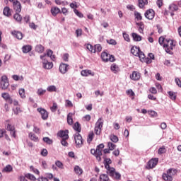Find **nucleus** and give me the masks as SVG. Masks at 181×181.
Listing matches in <instances>:
<instances>
[{"label":"nucleus","instance_id":"nucleus-38","mask_svg":"<svg viewBox=\"0 0 181 181\" xmlns=\"http://www.w3.org/2000/svg\"><path fill=\"white\" fill-rule=\"evenodd\" d=\"M112 163V161L110 158L105 159V169H110V165Z\"/></svg>","mask_w":181,"mask_h":181},{"label":"nucleus","instance_id":"nucleus-6","mask_svg":"<svg viewBox=\"0 0 181 181\" xmlns=\"http://www.w3.org/2000/svg\"><path fill=\"white\" fill-rule=\"evenodd\" d=\"M74 139L76 148H81V146H83V137L81 136L80 133L75 134Z\"/></svg>","mask_w":181,"mask_h":181},{"label":"nucleus","instance_id":"nucleus-58","mask_svg":"<svg viewBox=\"0 0 181 181\" xmlns=\"http://www.w3.org/2000/svg\"><path fill=\"white\" fill-rule=\"evenodd\" d=\"M74 13H76L78 16V18H83L84 17V15H83L81 13V12L78 11V10H77L76 8L74 9Z\"/></svg>","mask_w":181,"mask_h":181},{"label":"nucleus","instance_id":"nucleus-47","mask_svg":"<svg viewBox=\"0 0 181 181\" xmlns=\"http://www.w3.org/2000/svg\"><path fill=\"white\" fill-rule=\"evenodd\" d=\"M19 95L21 97V98H25L26 95H25V88H21L18 91Z\"/></svg>","mask_w":181,"mask_h":181},{"label":"nucleus","instance_id":"nucleus-26","mask_svg":"<svg viewBox=\"0 0 181 181\" xmlns=\"http://www.w3.org/2000/svg\"><path fill=\"white\" fill-rule=\"evenodd\" d=\"M35 49V52H37V53H43V52H45V47L42 45H37Z\"/></svg>","mask_w":181,"mask_h":181},{"label":"nucleus","instance_id":"nucleus-40","mask_svg":"<svg viewBox=\"0 0 181 181\" xmlns=\"http://www.w3.org/2000/svg\"><path fill=\"white\" fill-rule=\"evenodd\" d=\"M13 18L17 22H21L22 21V16L19 14V13H15Z\"/></svg>","mask_w":181,"mask_h":181},{"label":"nucleus","instance_id":"nucleus-51","mask_svg":"<svg viewBox=\"0 0 181 181\" xmlns=\"http://www.w3.org/2000/svg\"><path fill=\"white\" fill-rule=\"evenodd\" d=\"M168 95H169L170 100H176V94H175L172 91H169V92H168Z\"/></svg>","mask_w":181,"mask_h":181},{"label":"nucleus","instance_id":"nucleus-39","mask_svg":"<svg viewBox=\"0 0 181 181\" xmlns=\"http://www.w3.org/2000/svg\"><path fill=\"white\" fill-rule=\"evenodd\" d=\"M107 147L109 148L110 151H114L115 148H117V145L110 141L107 143Z\"/></svg>","mask_w":181,"mask_h":181},{"label":"nucleus","instance_id":"nucleus-53","mask_svg":"<svg viewBox=\"0 0 181 181\" xmlns=\"http://www.w3.org/2000/svg\"><path fill=\"white\" fill-rule=\"evenodd\" d=\"M94 49H95V52H98V53H99V52H101L103 48L101 47V45L100 44H98L95 45Z\"/></svg>","mask_w":181,"mask_h":181},{"label":"nucleus","instance_id":"nucleus-59","mask_svg":"<svg viewBox=\"0 0 181 181\" xmlns=\"http://www.w3.org/2000/svg\"><path fill=\"white\" fill-rule=\"evenodd\" d=\"M107 43L115 46L117 45V41H115L114 39L107 40Z\"/></svg>","mask_w":181,"mask_h":181},{"label":"nucleus","instance_id":"nucleus-62","mask_svg":"<svg viewBox=\"0 0 181 181\" xmlns=\"http://www.w3.org/2000/svg\"><path fill=\"white\" fill-rule=\"evenodd\" d=\"M165 40H165V37H160L159 39H158L159 45H160V46H162V45H163V43H166Z\"/></svg>","mask_w":181,"mask_h":181},{"label":"nucleus","instance_id":"nucleus-3","mask_svg":"<svg viewBox=\"0 0 181 181\" xmlns=\"http://www.w3.org/2000/svg\"><path fill=\"white\" fill-rule=\"evenodd\" d=\"M106 169L107 173L110 176V177H112V179H115V180H119L121 179V174L115 172V168L109 167V168Z\"/></svg>","mask_w":181,"mask_h":181},{"label":"nucleus","instance_id":"nucleus-54","mask_svg":"<svg viewBox=\"0 0 181 181\" xmlns=\"http://www.w3.org/2000/svg\"><path fill=\"white\" fill-rule=\"evenodd\" d=\"M111 70L112 71H114V73H117L118 71V66L115 64H112Z\"/></svg>","mask_w":181,"mask_h":181},{"label":"nucleus","instance_id":"nucleus-30","mask_svg":"<svg viewBox=\"0 0 181 181\" xmlns=\"http://www.w3.org/2000/svg\"><path fill=\"white\" fill-rule=\"evenodd\" d=\"M5 128L7 131H13L15 129V127L12 124H9L8 122L5 123Z\"/></svg>","mask_w":181,"mask_h":181},{"label":"nucleus","instance_id":"nucleus-13","mask_svg":"<svg viewBox=\"0 0 181 181\" xmlns=\"http://www.w3.org/2000/svg\"><path fill=\"white\" fill-rule=\"evenodd\" d=\"M139 59L143 63H146V64H151L152 63V59L148 57L146 58L144 52H141Z\"/></svg>","mask_w":181,"mask_h":181},{"label":"nucleus","instance_id":"nucleus-50","mask_svg":"<svg viewBox=\"0 0 181 181\" xmlns=\"http://www.w3.org/2000/svg\"><path fill=\"white\" fill-rule=\"evenodd\" d=\"M86 47H87L88 50H89V52H90L91 53H95L94 47L93 45H91L90 44H88Z\"/></svg>","mask_w":181,"mask_h":181},{"label":"nucleus","instance_id":"nucleus-9","mask_svg":"<svg viewBox=\"0 0 181 181\" xmlns=\"http://www.w3.org/2000/svg\"><path fill=\"white\" fill-rule=\"evenodd\" d=\"M131 53L132 54H133L134 56H136L137 57H141V53H144L143 52L141 51V49H139V47H136V46H134L132 47L131 49Z\"/></svg>","mask_w":181,"mask_h":181},{"label":"nucleus","instance_id":"nucleus-48","mask_svg":"<svg viewBox=\"0 0 181 181\" xmlns=\"http://www.w3.org/2000/svg\"><path fill=\"white\" fill-rule=\"evenodd\" d=\"M25 177H27V179H30V180H33V181L36 180V177H35V175H33L30 173L26 174Z\"/></svg>","mask_w":181,"mask_h":181},{"label":"nucleus","instance_id":"nucleus-44","mask_svg":"<svg viewBox=\"0 0 181 181\" xmlns=\"http://www.w3.org/2000/svg\"><path fill=\"white\" fill-rule=\"evenodd\" d=\"M158 155H162V153H166V148L165 146H163L161 148L158 150Z\"/></svg>","mask_w":181,"mask_h":181},{"label":"nucleus","instance_id":"nucleus-49","mask_svg":"<svg viewBox=\"0 0 181 181\" xmlns=\"http://www.w3.org/2000/svg\"><path fill=\"white\" fill-rule=\"evenodd\" d=\"M12 170H13V168H12V165H6V166L3 169V172H12Z\"/></svg>","mask_w":181,"mask_h":181},{"label":"nucleus","instance_id":"nucleus-45","mask_svg":"<svg viewBox=\"0 0 181 181\" xmlns=\"http://www.w3.org/2000/svg\"><path fill=\"white\" fill-rule=\"evenodd\" d=\"M42 141H44L45 144H47L48 145H52V144H53V140L50 139L49 137H44Z\"/></svg>","mask_w":181,"mask_h":181},{"label":"nucleus","instance_id":"nucleus-43","mask_svg":"<svg viewBox=\"0 0 181 181\" xmlns=\"http://www.w3.org/2000/svg\"><path fill=\"white\" fill-rule=\"evenodd\" d=\"M134 16L137 21H142V16L141 15V13L134 11Z\"/></svg>","mask_w":181,"mask_h":181},{"label":"nucleus","instance_id":"nucleus-1","mask_svg":"<svg viewBox=\"0 0 181 181\" xmlns=\"http://www.w3.org/2000/svg\"><path fill=\"white\" fill-rule=\"evenodd\" d=\"M103 149H104V144H99L96 149L92 148L90 150V153L95 156L97 160L100 162L101 156H103Z\"/></svg>","mask_w":181,"mask_h":181},{"label":"nucleus","instance_id":"nucleus-57","mask_svg":"<svg viewBox=\"0 0 181 181\" xmlns=\"http://www.w3.org/2000/svg\"><path fill=\"white\" fill-rule=\"evenodd\" d=\"M127 95H129V97H134L135 95V93L132 90V89H129L127 90ZM132 100H134V98H132Z\"/></svg>","mask_w":181,"mask_h":181},{"label":"nucleus","instance_id":"nucleus-52","mask_svg":"<svg viewBox=\"0 0 181 181\" xmlns=\"http://www.w3.org/2000/svg\"><path fill=\"white\" fill-rule=\"evenodd\" d=\"M55 165L56 166H57V168H59V169H64V166H63V163L61 162L60 160H57L55 162Z\"/></svg>","mask_w":181,"mask_h":181},{"label":"nucleus","instance_id":"nucleus-28","mask_svg":"<svg viewBox=\"0 0 181 181\" xmlns=\"http://www.w3.org/2000/svg\"><path fill=\"white\" fill-rule=\"evenodd\" d=\"M163 180H166V181H173V177L172 176H170V175H168V173L163 174Z\"/></svg>","mask_w":181,"mask_h":181},{"label":"nucleus","instance_id":"nucleus-33","mask_svg":"<svg viewBox=\"0 0 181 181\" xmlns=\"http://www.w3.org/2000/svg\"><path fill=\"white\" fill-rule=\"evenodd\" d=\"M100 181H110L107 174H101L100 175Z\"/></svg>","mask_w":181,"mask_h":181},{"label":"nucleus","instance_id":"nucleus-61","mask_svg":"<svg viewBox=\"0 0 181 181\" xmlns=\"http://www.w3.org/2000/svg\"><path fill=\"white\" fill-rule=\"evenodd\" d=\"M94 138V133H90L88 136V142L90 144L93 141V139Z\"/></svg>","mask_w":181,"mask_h":181},{"label":"nucleus","instance_id":"nucleus-15","mask_svg":"<svg viewBox=\"0 0 181 181\" xmlns=\"http://www.w3.org/2000/svg\"><path fill=\"white\" fill-rule=\"evenodd\" d=\"M131 80H134V81H138L139 78H141V74L136 71L132 72V74L130 75Z\"/></svg>","mask_w":181,"mask_h":181},{"label":"nucleus","instance_id":"nucleus-20","mask_svg":"<svg viewBox=\"0 0 181 181\" xmlns=\"http://www.w3.org/2000/svg\"><path fill=\"white\" fill-rule=\"evenodd\" d=\"M12 35H13V36H15V37H16L19 40H22V39L23 38V34L18 31H13Z\"/></svg>","mask_w":181,"mask_h":181},{"label":"nucleus","instance_id":"nucleus-11","mask_svg":"<svg viewBox=\"0 0 181 181\" xmlns=\"http://www.w3.org/2000/svg\"><path fill=\"white\" fill-rule=\"evenodd\" d=\"M144 16L145 18H146V19L152 21V19L155 18V11H153V9H148L144 13Z\"/></svg>","mask_w":181,"mask_h":181},{"label":"nucleus","instance_id":"nucleus-17","mask_svg":"<svg viewBox=\"0 0 181 181\" xmlns=\"http://www.w3.org/2000/svg\"><path fill=\"white\" fill-rule=\"evenodd\" d=\"M81 74L83 77H88V76H92V77H93V76H95L94 72H93L91 70L87 69L81 71Z\"/></svg>","mask_w":181,"mask_h":181},{"label":"nucleus","instance_id":"nucleus-42","mask_svg":"<svg viewBox=\"0 0 181 181\" xmlns=\"http://www.w3.org/2000/svg\"><path fill=\"white\" fill-rule=\"evenodd\" d=\"M74 172L77 174V175H81L83 173V169L80 168L79 166H75L74 168Z\"/></svg>","mask_w":181,"mask_h":181},{"label":"nucleus","instance_id":"nucleus-12","mask_svg":"<svg viewBox=\"0 0 181 181\" xmlns=\"http://www.w3.org/2000/svg\"><path fill=\"white\" fill-rule=\"evenodd\" d=\"M59 69L62 74H66V71H69V64L62 63L59 65Z\"/></svg>","mask_w":181,"mask_h":181},{"label":"nucleus","instance_id":"nucleus-14","mask_svg":"<svg viewBox=\"0 0 181 181\" xmlns=\"http://www.w3.org/2000/svg\"><path fill=\"white\" fill-rule=\"evenodd\" d=\"M58 136L62 138V139H69V130H61L57 134Z\"/></svg>","mask_w":181,"mask_h":181},{"label":"nucleus","instance_id":"nucleus-27","mask_svg":"<svg viewBox=\"0 0 181 181\" xmlns=\"http://www.w3.org/2000/svg\"><path fill=\"white\" fill-rule=\"evenodd\" d=\"M74 129H75V131H76L78 134V132H81V125L80 124V123H78V122H76L74 127H73Z\"/></svg>","mask_w":181,"mask_h":181},{"label":"nucleus","instance_id":"nucleus-46","mask_svg":"<svg viewBox=\"0 0 181 181\" xmlns=\"http://www.w3.org/2000/svg\"><path fill=\"white\" fill-rule=\"evenodd\" d=\"M110 139L112 141V142H114L115 144H117V142H118V136L114 134L110 135Z\"/></svg>","mask_w":181,"mask_h":181},{"label":"nucleus","instance_id":"nucleus-16","mask_svg":"<svg viewBox=\"0 0 181 181\" xmlns=\"http://www.w3.org/2000/svg\"><path fill=\"white\" fill-rule=\"evenodd\" d=\"M38 112L41 114L42 119H46L49 117V114L47 113V111L43 108H37Z\"/></svg>","mask_w":181,"mask_h":181},{"label":"nucleus","instance_id":"nucleus-55","mask_svg":"<svg viewBox=\"0 0 181 181\" xmlns=\"http://www.w3.org/2000/svg\"><path fill=\"white\" fill-rule=\"evenodd\" d=\"M148 113L149 115H151V117H153L154 118L158 117V113L153 110H148Z\"/></svg>","mask_w":181,"mask_h":181},{"label":"nucleus","instance_id":"nucleus-41","mask_svg":"<svg viewBox=\"0 0 181 181\" xmlns=\"http://www.w3.org/2000/svg\"><path fill=\"white\" fill-rule=\"evenodd\" d=\"M37 95H43L46 94V89H43L42 88L37 89Z\"/></svg>","mask_w":181,"mask_h":181},{"label":"nucleus","instance_id":"nucleus-29","mask_svg":"<svg viewBox=\"0 0 181 181\" xmlns=\"http://www.w3.org/2000/svg\"><path fill=\"white\" fill-rule=\"evenodd\" d=\"M73 115H74L73 113H69L67 115V123L69 125H73Z\"/></svg>","mask_w":181,"mask_h":181},{"label":"nucleus","instance_id":"nucleus-19","mask_svg":"<svg viewBox=\"0 0 181 181\" xmlns=\"http://www.w3.org/2000/svg\"><path fill=\"white\" fill-rule=\"evenodd\" d=\"M43 67H44V69H46L47 70H50V69L53 68V63L49 62L44 59Z\"/></svg>","mask_w":181,"mask_h":181},{"label":"nucleus","instance_id":"nucleus-18","mask_svg":"<svg viewBox=\"0 0 181 181\" xmlns=\"http://www.w3.org/2000/svg\"><path fill=\"white\" fill-rule=\"evenodd\" d=\"M1 97L5 100L6 101H8L9 104H12V98H11V95L8 93H3L1 94Z\"/></svg>","mask_w":181,"mask_h":181},{"label":"nucleus","instance_id":"nucleus-4","mask_svg":"<svg viewBox=\"0 0 181 181\" xmlns=\"http://www.w3.org/2000/svg\"><path fill=\"white\" fill-rule=\"evenodd\" d=\"M103 125H104V120H103V118L100 117L98 119L95 124V134L96 135H100V134H101Z\"/></svg>","mask_w":181,"mask_h":181},{"label":"nucleus","instance_id":"nucleus-32","mask_svg":"<svg viewBox=\"0 0 181 181\" xmlns=\"http://www.w3.org/2000/svg\"><path fill=\"white\" fill-rule=\"evenodd\" d=\"M177 172V171L176 170V169L170 168L169 170H167V174L171 176V177H173V176H175Z\"/></svg>","mask_w":181,"mask_h":181},{"label":"nucleus","instance_id":"nucleus-35","mask_svg":"<svg viewBox=\"0 0 181 181\" xmlns=\"http://www.w3.org/2000/svg\"><path fill=\"white\" fill-rule=\"evenodd\" d=\"M136 25H137V26L139 28V33H142V32H144V29L145 28V26L144 25V23H142V22L136 23Z\"/></svg>","mask_w":181,"mask_h":181},{"label":"nucleus","instance_id":"nucleus-34","mask_svg":"<svg viewBox=\"0 0 181 181\" xmlns=\"http://www.w3.org/2000/svg\"><path fill=\"white\" fill-rule=\"evenodd\" d=\"M32 50V46L25 45L23 47V53H29Z\"/></svg>","mask_w":181,"mask_h":181},{"label":"nucleus","instance_id":"nucleus-31","mask_svg":"<svg viewBox=\"0 0 181 181\" xmlns=\"http://www.w3.org/2000/svg\"><path fill=\"white\" fill-rule=\"evenodd\" d=\"M145 5H148V1L138 0V6L139 8H142Z\"/></svg>","mask_w":181,"mask_h":181},{"label":"nucleus","instance_id":"nucleus-5","mask_svg":"<svg viewBox=\"0 0 181 181\" xmlns=\"http://www.w3.org/2000/svg\"><path fill=\"white\" fill-rule=\"evenodd\" d=\"M9 87V81H8V76L4 75L1 78L0 88L2 90H6Z\"/></svg>","mask_w":181,"mask_h":181},{"label":"nucleus","instance_id":"nucleus-36","mask_svg":"<svg viewBox=\"0 0 181 181\" xmlns=\"http://www.w3.org/2000/svg\"><path fill=\"white\" fill-rule=\"evenodd\" d=\"M47 56H48V57H50V59H52L54 62L56 60V57L53 55V51H52L51 49L47 50Z\"/></svg>","mask_w":181,"mask_h":181},{"label":"nucleus","instance_id":"nucleus-24","mask_svg":"<svg viewBox=\"0 0 181 181\" xmlns=\"http://www.w3.org/2000/svg\"><path fill=\"white\" fill-rule=\"evenodd\" d=\"M132 36L133 37V40H134V42H141V40H142V37H141V35L133 33L132 34Z\"/></svg>","mask_w":181,"mask_h":181},{"label":"nucleus","instance_id":"nucleus-25","mask_svg":"<svg viewBox=\"0 0 181 181\" xmlns=\"http://www.w3.org/2000/svg\"><path fill=\"white\" fill-rule=\"evenodd\" d=\"M3 13L5 16H7L8 18H9V16L12 15V13H11V8L8 6L4 8Z\"/></svg>","mask_w":181,"mask_h":181},{"label":"nucleus","instance_id":"nucleus-10","mask_svg":"<svg viewBox=\"0 0 181 181\" xmlns=\"http://www.w3.org/2000/svg\"><path fill=\"white\" fill-rule=\"evenodd\" d=\"M13 8L17 13H21V11H22V6L18 0L13 1Z\"/></svg>","mask_w":181,"mask_h":181},{"label":"nucleus","instance_id":"nucleus-22","mask_svg":"<svg viewBox=\"0 0 181 181\" xmlns=\"http://www.w3.org/2000/svg\"><path fill=\"white\" fill-rule=\"evenodd\" d=\"M60 8L58 7H52L51 8V13L53 16H56L58 13H60Z\"/></svg>","mask_w":181,"mask_h":181},{"label":"nucleus","instance_id":"nucleus-2","mask_svg":"<svg viewBox=\"0 0 181 181\" xmlns=\"http://www.w3.org/2000/svg\"><path fill=\"white\" fill-rule=\"evenodd\" d=\"M175 45L173 44V40H165V42L163 45V47L166 52V53H169V54H172V50H173V47H175Z\"/></svg>","mask_w":181,"mask_h":181},{"label":"nucleus","instance_id":"nucleus-8","mask_svg":"<svg viewBox=\"0 0 181 181\" xmlns=\"http://www.w3.org/2000/svg\"><path fill=\"white\" fill-rule=\"evenodd\" d=\"M159 162V158H151L147 163L146 169H153L158 163Z\"/></svg>","mask_w":181,"mask_h":181},{"label":"nucleus","instance_id":"nucleus-64","mask_svg":"<svg viewBox=\"0 0 181 181\" xmlns=\"http://www.w3.org/2000/svg\"><path fill=\"white\" fill-rule=\"evenodd\" d=\"M65 105H66V107H73V103H71V100H66V101H65Z\"/></svg>","mask_w":181,"mask_h":181},{"label":"nucleus","instance_id":"nucleus-7","mask_svg":"<svg viewBox=\"0 0 181 181\" xmlns=\"http://www.w3.org/2000/svg\"><path fill=\"white\" fill-rule=\"evenodd\" d=\"M101 58L103 62H115V58H114V56L110 55L107 52H103L101 54Z\"/></svg>","mask_w":181,"mask_h":181},{"label":"nucleus","instance_id":"nucleus-37","mask_svg":"<svg viewBox=\"0 0 181 181\" xmlns=\"http://www.w3.org/2000/svg\"><path fill=\"white\" fill-rule=\"evenodd\" d=\"M47 90L49 91V93H53L57 91V88L54 85L49 86L47 88Z\"/></svg>","mask_w":181,"mask_h":181},{"label":"nucleus","instance_id":"nucleus-21","mask_svg":"<svg viewBox=\"0 0 181 181\" xmlns=\"http://www.w3.org/2000/svg\"><path fill=\"white\" fill-rule=\"evenodd\" d=\"M28 136L31 141H33L34 142H39V137H37L34 133H29Z\"/></svg>","mask_w":181,"mask_h":181},{"label":"nucleus","instance_id":"nucleus-23","mask_svg":"<svg viewBox=\"0 0 181 181\" xmlns=\"http://www.w3.org/2000/svg\"><path fill=\"white\" fill-rule=\"evenodd\" d=\"M177 9H178V7L175 4H170L169 6V10L171 12L170 13L171 16H173V15H175V13H173V12H175V11H177Z\"/></svg>","mask_w":181,"mask_h":181},{"label":"nucleus","instance_id":"nucleus-60","mask_svg":"<svg viewBox=\"0 0 181 181\" xmlns=\"http://www.w3.org/2000/svg\"><path fill=\"white\" fill-rule=\"evenodd\" d=\"M123 37L126 42H131V39L129 38V35L123 33Z\"/></svg>","mask_w":181,"mask_h":181},{"label":"nucleus","instance_id":"nucleus-56","mask_svg":"<svg viewBox=\"0 0 181 181\" xmlns=\"http://www.w3.org/2000/svg\"><path fill=\"white\" fill-rule=\"evenodd\" d=\"M52 112H56L57 110V103H54L53 105L50 107Z\"/></svg>","mask_w":181,"mask_h":181},{"label":"nucleus","instance_id":"nucleus-63","mask_svg":"<svg viewBox=\"0 0 181 181\" xmlns=\"http://www.w3.org/2000/svg\"><path fill=\"white\" fill-rule=\"evenodd\" d=\"M33 127V132H35V134H40V128L37 127L35 125H34Z\"/></svg>","mask_w":181,"mask_h":181}]
</instances>
